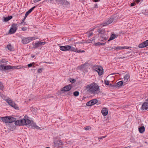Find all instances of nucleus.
<instances>
[{"label": "nucleus", "mask_w": 148, "mask_h": 148, "mask_svg": "<svg viewBox=\"0 0 148 148\" xmlns=\"http://www.w3.org/2000/svg\"><path fill=\"white\" fill-rule=\"evenodd\" d=\"M99 86L95 83L93 82L85 86V89L83 92L95 94L99 93Z\"/></svg>", "instance_id": "1"}, {"label": "nucleus", "mask_w": 148, "mask_h": 148, "mask_svg": "<svg viewBox=\"0 0 148 148\" xmlns=\"http://www.w3.org/2000/svg\"><path fill=\"white\" fill-rule=\"evenodd\" d=\"M28 117L26 115L25 116L23 119L16 121L15 123V124L16 125H25L30 124L34 128L37 129H39L40 127L37 126L36 124L33 122V121L31 122L30 120L27 119Z\"/></svg>", "instance_id": "2"}, {"label": "nucleus", "mask_w": 148, "mask_h": 148, "mask_svg": "<svg viewBox=\"0 0 148 148\" xmlns=\"http://www.w3.org/2000/svg\"><path fill=\"white\" fill-rule=\"evenodd\" d=\"M21 68V66H12L10 65L5 66V64H1L0 66V70L1 71H6L10 69H19Z\"/></svg>", "instance_id": "3"}, {"label": "nucleus", "mask_w": 148, "mask_h": 148, "mask_svg": "<svg viewBox=\"0 0 148 148\" xmlns=\"http://www.w3.org/2000/svg\"><path fill=\"white\" fill-rule=\"evenodd\" d=\"M5 101L7 103L11 106L14 108L15 109L18 110L19 108L17 105L10 98H8L5 99Z\"/></svg>", "instance_id": "4"}, {"label": "nucleus", "mask_w": 148, "mask_h": 148, "mask_svg": "<svg viewBox=\"0 0 148 148\" xmlns=\"http://www.w3.org/2000/svg\"><path fill=\"white\" fill-rule=\"evenodd\" d=\"M37 38H38L32 37L24 38L22 39V42L23 44H26L29 43L31 41L34 40Z\"/></svg>", "instance_id": "5"}, {"label": "nucleus", "mask_w": 148, "mask_h": 148, "mask_svg": "<svg viewBox=\"0 0 148 148\" xmlns=\"http://www.w3.org/2000/svg\"><path fill=\"white\" fill-rule=\"evenodd\" d=\"M17 24L15 23H14L12 25L9 30V32L10 34H14L15 32L17 29Z\"/></svg>", "instance_id": "6"}, {"label": "nucleus", "mask_w": 148, "mask_h": 148, "mask_svg": "<svg viewBox=\"0 0 148 148\" xmlns=\"http://www.w3.org/2000/svg\"><path fill=\"white\" fill-rule=\"evenodd\" d=\"M114 20L113 17H111L108 21H104L103 23L101 24V26L103 27L111 23Z\"/></svg>", "instance_id": "7"}, {"label": "nucleus", "mask_w": 148, "mask_h": 148, "mask_svg": "<svg viewBox=\"0 0 148 148\" xmlns=\"http://www.w3.org/2000/svg\"><path fill=\"white\" fill-rule=\"evenodd\" d=\"M45 43V42L38 41L33 45V48L34 49L37 48L40 46L44 45Z\"/></svg>", "instance_id": "8"}, {"label": "nucleus", "mask_w": 148, "mask_h": 148, "mask_svg": "<svg viewBox=\"0 0 148 148\" xmlns=\"http://www.w3.org/2000/svg\"><path fill=\"white\" fill-rule=\"evenodd\" d=\"M97 101H98L97 99H92L88 102L86 103V105L87 106H91L97 103Z\"/></svg>", "instance_id": "9"}, {"label": "nucleus", "mask_w": 148, "mask_h": 148, "mask_svg": "<svg viewBox=\"0 0 148 148\" xmlns=\"http://www.w3.org/2000/svg\"><path fill=\"white\" fill-rule=\"evenodd\" d=\"M54 144L55 147H58L62 145L63 144L61 140H56L54 141Z\"/></svg>", "instance_id": "10"}, {"label": "nucleus", "mask_w": 148, "mask_h": 148, "mask_svg": "<svg viewBox=\"0 0 148 148\" xmlns=\"http://www.w3.org/2000/svg\"><path fill=\"white\" fill-rule=\"evenodd\" d=\"M72 87L70 85H67L65 86L62 88L61 89V91H64V92L68 91H69L71 88Z\"/></svg>", "instance_id": "11"}, {"label": "nucleus", "mask_w": 148, "mask_h": 148, "mask_svg": "<svg viewBox=\"0 0 148 148\" xmlns=\"http://www.w3.org/2000/svg\"><path fill=\"white\" fill-rule=\"evenodd\" d=\"M70 48V46L69 45H66L61 46L60 47V50L64 51H69Z\"/></svg>", "instance_id": "12"}, {"label": "nucleus", "mask_w": 148, "mask_h": 148, "mask_svg": "<svg viewBox=\"0 0 148 148\" xmlns=\"http://www.w3.org/2000/svg\"><path fill=\"white\" fill-rule=\"evenodd\" d=\"M148 46V40H147L142 43L140 44L138 46L139 47L143 48L146 47Z\"/></svg>", "instance_id": "13"}, {"label": "nucleus", "mask_w": 148, "mask_h": 148, "mask_svg": "<svg viewBox=\"0 0 148 148\" xmlns=\"http://www.w3.org/2000/svg\"><path fill=\"white\" fill-rule=\"evenodd\" d=\"M101 112L103 116H105L107 115L108 113L107 108H103L101 110Z\"/></svg>", "instance_id": "14"}, {"label": "nucleus", "mask_w": 148, "mask_h": 148, "mask_svg": "<svg viewBox=\"0 0 148 148\" xmlns=\"http://www.w3.org/2000/svg\"><path fill=\"white\" fill-rule=\"evenodd\" d=\"M148 102H144L142 106L141 109L142 110H147L148 109Z\"/></svg>", "instance_id": "15"}, {"label": "nucleus", "mask_w": 148, "mask_h": 148, "mask_svg": "<svg viewBox=\"0 0 148 148\" xmlns=\"http://www.w3.org/2000/svg\"><path fill=\"white\" fill-rule=\"evenodd\" d=\"M130 77V75L129 74H127L124 77V81L125 82L124 84L123 85H125L127 84L126 82L128 81V80L129 79Z\"/></svg>", "instance_id": "16"}, {"label": "nucleus", "mask_w": 148, "mask_h": 148, "mask_svg": "<svg viewBox=\"0 0 148 148\" xmlns=\"http://www.w3.org/2000/svg\"><path fill=\"white\" fill-rule=\"evenodd\" d=\"M97 32H98L99 34H100L101 35H105L106 33L105 29L102 28H100L97 30Z\"/></svg>", "instance_id": "17"}, {"label": "nucleus", "mask_w": 148, "mask_h": 148, "mask_svg": "<svg viewBox=\"0 0 148 148\" xmlns=\"http://www.w3.org/2000/svg\"><path fill=\"white\" fill-rule=\"evenodd\" d=\"M99 75H101L103 73V69L101 66H99V67L98 69V70L97 71Z\"/></svg>", "instance_id": "18"}, {"label": "nucleus", "mask_w": 148, "mask_h": 148, "mask_svg": "<svg viewBox=\"0 0 148 148\" xmlns=\"http://www.w3.org/2000/svg\"><path fill=\"white\" fill-rule=\"evenodd\" d=\"M8 123H12L16 120V119L12 117L8 116Z\"/></svg>", "instance_id": "19"}, {"label": "nucleus", "mask_w": 148, "mask_h": 148, "mask_svg": "<svg viewBox=\"0 0 148 148\" xmlns=\"http://www.w3.org/2000/svg\"><path fill=\"white\" fill-rule=\"evenodd\" d=\"M129 48V47H128L125 46V47H121L119 46L116 47L115 48V50H116L117 51L120 50L122 49H128Z\"/></svg>", "instance_id": "20"}, {"label": "nucleus", "mask_w": 148, "mask_h": 148, "mask_svg": "<svg viewBox=\"0 0 148 148\" xmlns=\"http://www.w3.org/2000/svg\"><path fill=\"white\" fill-rule=\"evenodd\" d=\"M124 84L123 82L122 81H120L117 82L116 84L113 85V86H114L115 88L116 87H120L122 86L123 84Z\"/></svg>", "instance_id": "21"}, {"label": "nucleus", "mask_w": 148, "mask_h": 148, "mask_svg": "<svg viewBox=\"0 0 148 148\" xmlns=\"http://www.w3.org/2000/svg\"><path fill=\"white\" fill-rule=\"evenodd\" d=\"M36 7V6H34L30 9L29 10H28L25 14V17H27L28 15L34 10V9Z\"/></svg>", "instance_id": "22"}, {"label": "nucleus", "mask_w": 148, "mask_h": 148, "mask_svg": "<svg viewBox=\"0 0 148 148\" xmlns=\"http://www.w3.org/2000/svg\"><path fill=\"white\" fill-rule=\"evenodd\" d=\"M118 36L114 34H112L110 36L108 41H110L117 37Z\"/></svg>", "instance_id": "23"}, {"label": "nucleus", "mask_w": 148, "mask_h": 148, "mask_svg": "<svg viewBox=\"0 0 148 148\" xmlns=\"http://www.w3.org/2000/svg\"><path fill=\"white\" fill-rule=\"evenodd\" d=\"M1 119L2 121L4 122L8 123V116L5 117H0V119Z\"/></svg>", "instance_id": "24"}, {"label": "nucleus", "mask_w": 148, "mask_h": 148, "mask_svg": "<svg viewBox=\"0 0 148 148\" xmlns=\"http://www.w3.org/2000/svg\"><path fill=\"white\" fill-rule=\"evenodd\" d=\"M138 130L140 133H142L145 131V128L144 126H142L138 128Z\"/></svg>", "instance_id": "25"}, {"label": "nucleus", "mask_w": 148, "mask_h": 148, "mask_svg": "<svg viewBox=\"0 0 148 148\" xmlns=\"http://www.w3.org/2000/svg\"><path fill=\"white\" fill-rule=\"evenodd\" d=\"M12 16H8V17H4V21L5 22H7L12 19Z\"/></svg>", "instance_id": "26"}, {"label": "nucleus", "mask_w": 148, "mask_h": 148, "mask_svg": "<svg viewBox=\"0 0 148 148\" xmlns=\"http://www.w3.org/2000/svg\"><path fill=\"white\" fill-rule=\"evenodd\" d=\"M7 48L10 51H12L13 50L14 48L10 44H9L7 46Z\"/></svg>", "instance_id": "27"}, {"label": "nucleus", "mask_w": 148, "mask_h": 148, "mask_svg": "<svg viewBox=\"0 0 148 148\" xmlns=\"http://www.w3.org/2000/svg\"><path fill=\"white\" fill-rule=\"evenodd\" d=\"M85 34H87V36L88 38L90 37L91 36H92L93 34V33L92 32H86Z\"/></svg>", "instance_id": "28"}, {"label": "nucleus", "mask_w": 148, "mask_h": 148, "mask_svg": "<svg viewBox=\"0 0 148 148\" xmlns=\"http://www.w3.org/2000/svg\"><path fill=\"white\" fill-rule=\"evenodd\" d=\"M106 43H101L100 42H98L94 44L95 46H100L101 45H104Z\"/></svg>", "instance_id": "29"}, {"label": "nucleus", "mask_w": 148, "mask_h": 148, "mask_svg": "<svg viewBox=\"0 0 148 148\" xmlns=\"http://www.w3.org/2000/svg\"><path fill=\"white\" fill-rule=\"evenodd\" d=\"M100 36L101 38V41H102L103 40H107L108 38L105 36V35H103V36Z\"/></svg>", "instance_id": "30"}, {"label": "nucleus", "mask_w": 148, "mask_h": 148, "mask_svg": "<svg viewBox=\"0 0 148 148\" xmlns=\"http://www.w3.org/2000/svg\"><path fill=\"white\" fill-rule=\"evenodd\" d=\"M4 89V86L3 83L1 82H0V90H3Z\"/></svg>", "instance_id": "31"}, {"label": "nucleus", "mask_w": 148, "mask_h": 148, "mask_svg": "<svg viewBox=\"0 0 148 148\" xmlns=\"http://www.w3.org/2000/svg\"><path fill=\"white\" fill-rule=\"evenodd\" d=\"M79 95V92L78 91H76L73 92V95L77 97Z\"/></svg>", "instance_id": "32"}, {"label": "nucleus", "mask_w": 148, "mask_h": 148, "mask_svg": "<svg viewBox=\"0 0 148 148\" xmlns=\"http://www.w3.org/2000/svg\"><path fill=\"white\" fill-rule=\"evenodd\" d=\"M76 49H75L74 47H73L70 46V48L69 50H70L71 51L76 52Z\"/></svg>", "instance_id": "33"}, {"label": "nucleus", "mask_w": 148, "mask_h": 148, "mask_svg": "<svg viewBox=\"0 0 148 148\" xmlns=\"http://www.w3.org/2000/svg\"><path fill=\"white\" fill-rule=\"evenodd\" d=\"M99 66H94L93 68V69L95 71H97L98 70V69L99 67Z\"/></svg>", "instance_id": "34"}, {"label": "nucleus", "mask_w": 148, "mask_h": 148, "mask_svg": "<svg viewBox=\"0 0 148 148\" xmlns=\"http://www.w3.org/2000/svg\"><path fill=\"white\" fill-rule=\"evenodd\" d=\"M26 17H25V16L23 19L22 20L21 22L20 23H19V24H23V23L24 22V21H25V19Z\"/></svg>", "instance_id": "35"}, {"label": "nucleus", "mask_w": 148, "mask_h": 148, "mask_svg": "<svg viewBox=\"0 0 148 148\" xmlns=\"http://www.w3.org/2000/svg\"><path fill=\"white\" fill-rule=\"evenodd\" d=\"M104 83L106 85H108L109 84V81L108 80H105Z\"/></svg>", "instance_id": "36"}, {"label": "nucleus", "mask_w": 148, "mask_h": 148, "mask_svg": "<svg viewBox=\"0 0 148 148\" xmlns=\"http://www.w3.org/2000/svg\"><path fill=\"white\" fill-rule=\"evenodd\" d=\"M28 28L26 27H23L22 28V29L23 31H25L27 30Z\"/></svg>", "instance_id": "37"}, {"label": "nucleus", "mask_w": 148, "mask_h": 148, "mask_svg": "<svg viewBox=\"0 0 148 148\" xmlns=\"http://www.w3.org/2000/svg\"><path fill=\"white\" fill-rule=\"evenodd\" d=\"M43 69L42 68L39 69L38 71V73H41Z\"/></svg>", "instance_id": "38"}, {"label": "nucleus", "mask_w": 148, "mask_h": 148, "mask_svg": "<svg viewBox=\"0 0 148 148\" xmlns=\"http://www.w3.org/2000/svg\"><path fill=\"white\" fill-rule=\"evenodd\" d=\"M90 127L89 126H87L86 127L84 128L85 130H88L90 129Z\"/></svg>", "instance_id": "39"}, {"label": "nucleus", "mask_w": 148, "mask_h": 148, "mask_svg": "<svg viewBox=\"0 0 148 148\" xmlns=\"http://www.w3.org/2000/svg\"><path fill=\"white\" fill-rule=\"evenodd\" d=\"M106 137V136H102V137H99L98 138V139H103V138H105Z\"/></svg>", "instance_id": "40"}, {"label": "nucleus", "mask_w": 148, "mask_h": 148, "mask_svg": "<svg viewBox=\"0 0 148 148\" xmlns=\"http://www.w3.org/2000/svg\"><path fill=\"white\" fill-rule=\"evenodd\" d=\"M33 66L32 63H31L27 65V66L28 67H31L32 66Z\"/></svg>", "instance_id": "41"}, {"label": "nucleus", "mask_w": 148, "mask_h": 148, "mask_svg": "<svg viewBox=\"0 0 148 148\" xmlns=\"http://www.w3.org/2000/svg\"><path fill=\"white\" fill-rule=\"evenodd\" d=\"M76 52L77 53H81V50H78L76 49Z\"/></svg>", "instance_id": "42"}, {"label": "nucleus", "mask_w": 148, "mask_h": 148, "mask_svg": "<svg viewBox=\"0 0 148 148\" xmlns=\"http://www.w3.org/2000/svg\"><path fill=\"white\" fill-rule=\"evenodd\" d=\"M136 5V3L135 2L132 3L131 4V6H133Z\"/></svg>", "instance_id": "43"}, {"label": "nucleus", "mask_w": 148, "mask_h": 148, "mask_svg": "<svg viewBox=\"0 0 148 148\" xmlns=\"http://www.w3.org/2000/svg\"><path fill=\"white\" fill-rule=\"evenodd\" d=\"M98 6H97V3L95 4L94 5V7H93V8H97Z\"/></svg>", "instance_id": "44"}, {"label": "nucleus", "mask_w": 148, "mask_h": 148, "mask_svg": "<svg viewBox=\"0 0 148 148\" xmlns=\"http://www.w3.org/2000/svg\"><path fill=\"white\" fill-rule=\"evenodd\" d=\"M41 0H34V3H36L38 1H41Z\"/></svg>", "instance_id": "45"}, {"label": "nucleus", "mask_w": 148, "mask_h": 148, "mask_svg": "<svg viewBox=\"0 0 148 148\" xmlns=\"http://www.w3.org/2000/svg\"><path fill=\"white\" fill-rule=\"evenodd\" d=\"M140 1V0H135V2L136 3H138Z\"/></svg>", "instance_id": "46"}, {"label": "nucleus", "mask_w": 148, "mask_h": 148, "mask_svg": "<svg viewBox=\"0 0 148 148\" xmlns=\"http://www.w3.org/2000/svg\"><path fill=\"white\" fill-rule=\"evenodd\" d=\"M93 1L95 2H97L99 1V0H93Z\"/></svg>", "instance_id": "47"}, {"label": "nucleus", "mask_w": 148, "mask_h": 148, "mask_svg": "<svg viewBox=\"0 0 148 148\" xmlns=\"http://www.w3.org/2000/svg\"><path fill=\"white\" fill-rule=\"evenodd\" d=\"M72 94V93L71 92H69L67 94V95H70L71 94Z\"/></svg>", "instance_id": "48"}, {"label": "nucleus", "mask_w": 148, "mask_h": 148, "mask_svg": "<svg viewBox=\"0 0 148 148\" xmlns=\"http://www.w3.org/2000/svg\"><path fill=\"white\" fill-rule=\"evenodd\" d=\"M113 85H112V84H110V86L112 87H114V86H113Z\"/></svg>", "instance_id": "49"}, {"label": "nucleus", "mask_w": 148, "mask_h": 148, "mask_svg": "<svg viewBox=\"0 0 148 148\" xmlns=\"http://www.w3.org/2000/svg\"><path fill=\"white\" fill-rule=\"evenodd\" d=\"M131 146H128L127 147H125V148H130Z\"/></svg>", "instance_id": "50"}, {"label": "nucleus", "mask_w": 148, "mask_h": 148, "mask_svg": "<svg viewBox=\"0 0 148 148\" xmlns=\"http://www.w3.org/2000/svg\"><path fill=\"white\" fill-rule=\"evenodd\" d=\"M117 59H123V57H118V58H117Z\"/></svg>", "instance_id": "51"}, {"label": "nucleus", "mask_w": 148, "mask_h": 148, "mask_svg": "<svg viewBox=\"0 0 148 148\" xmlns=\"http://www.w3.org/2000/svg\"><path fill=\"white\" fill-rule=\"evenodd\" d=\"M35 56V55H32L31 56V57L32 58H34Z\"/></svg>", "instance_id": "52"}, {"label": "nucleus", "mask_w": 148, "mask_h": 148, "mask_svg": "<svg viewBox=\"0 0 148 148\" xmlns=\"http://www.w3.org/2000/svg\"><path fill=\"white\" fill-rule=\"evenodd\" d=\"M45 63H46L50 64V63L49 62H45Z\"/></svg>", "instance_id": "53"}, {"label": "nucleus", "mask_w": 148, "mask_h": 148, "mask_svg": "<svg viewBox=\"0 0 148 148\" xmlns=\"http://www.w3.org/2000/svg\"><path fill=\"white\" fill-rule=\"evenodd\" d=\"M84 52H85V51L84 50L81 51V53Z\"/></svg>", "instance_id": "54"}, {"label": "nucleus", "mask_w": 148, "mask_h": 148, "mask_svg": "<svg viewBox=\"0 0 148 148\" xmlns=\"http://www.w3.org/2000/svg\"><path fill=\"white\" fill-rule=\"evenodd\" d=\"M146 101L148 102V99L145 100Z\"/></svg>", "instance_id": "55"}, {"label": "nucleus", "mask_w": 148, "mask_h": 148, "mask_svg": "<svg viewBox=\"0 0 148 148\" xmlns=\"http://www.w3.org/2000/svg\"><path fill=\"white\" fill-rule=\"evenodd\" d=\"M127 57H123V58H127Z\"/></svg>", "instance_id": "56"}, {"label": "nucleus", "mask_w": 148, "mask_h": 148, "mask_svg": "<svg viewBox=\"0 0 148 148\" xmlns=\"http://www.w3.org/2000/svg\"><path fill=\"white\" fill-rule=\"evenodd\" d=\"M74 80H75V79H72V81H74Z\"/></svg>", "instance_id": "57"}, {"label": "nucleus", "mask_w": 148, "mask_h": 148, "mask_svg": "<svg viewBox=\"0 0 148 148\" xmlns=\"http://www.w3.org/2000/svg\"><path fill=\"white\" fill-rule=\"evenodd\" d=\"M112 49H115V48H113V47H112Z\"/></svg>", "instance_id": "58"}, {"label": "nucleus", "mask_w": 148, "mask_h": 148, "mask_svg": "<svg viewBox=\"0 0 148 148\" xmlns=\"http://www.w3.org/2000/svg\"><path fill=\"white\" fill-rule=\"evenodd\" d=\"M145 143L147 144V142H145Z\"/></svg>", "instance_id": "59"}, {"label": "nucleus", "mask_w": 148, "mask_h": 148, "mask_svg": "<svg viewBox=\"0 0 148 148\" xmlns=\"http://www.w3.org/2000/svg\"><path fill=\"white\" fill-rule=\"evenodd\" d=\"M45 148H50L49 147H46Z\"/></svg>", "instance_id": "60"}, {"label": "nucleus", "mask_w": 148, "mask_h": 148, "mask_svg": "<svg viewBox=\"0 0 148 148\" xmlns=\"http://www.w3.org/2000/svg\"><path fill=\"white\" fill-rule=\"evenodd\" d=\"M47 97V98H49V97Z\"/></svg>", "instance_id": "61"}]
</instances>
